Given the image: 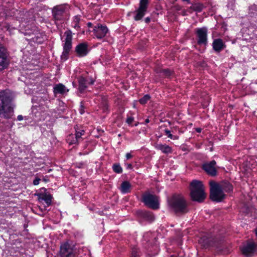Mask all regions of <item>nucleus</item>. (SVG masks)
Returning <instances> with one entry per match:
<instances>
[{"instance_id": "1", "label": "nucleus", "mask_w": 257, "mask_h": 257, "mask_svg": "<svg viewBox=\"0 0 257 257\" xmlns=\"http://www.w3.org/2000/svg\"><path fill=\"white\" fill-rule=\"evenodd\" d=\"M210 198L214 201L220 202L225 198L224 192H229L232 190V185L228 182L217 183L213 181L209 183Z\"/></svg>"}, {"instance_id": "2", "label": "nucleus", "mask_w": 257, "mask_h": 257, "mask_svg": "<svg viewBox=\"0 0 257 257\" xmlns=\"http://www.w3.org/2000/svg\"><path fill=\"white\" fill-rule=\"evenodd\" d=\"M12 96L9 90L0 91V115L10 118L12 115Z\"/></svg>"}, {"instance_id": "3", "label": "nucleus", "mask_w": 257, "mask_h": 257, "mask_svg": "<svg viewBox=\"0 0 257 257\" xmlns=\"http://www.w3.org/2000/svg\"><path fill=\"white\" fill-rule=\"evenodd\" d=\"M190 196L192 199L197 202H202L206 197L204 187L201 181L193 180L190 183Z\"/></svg>"}, {"instance_id": "4", "label": "nucleus", "mask_w": 257, "mask_h": 257, "mask_svg": "<svg viewBox=\"0 0 257 257\" xmlns=\"http://www.w3.org/2000/svg\"><path fill=\"white\" fill-rule=\"evenodd\" d=\"M170 206L176 213H184L187 211V204L184 197L180 195H174L169 200Z\"/></svg>"}, {"instance_id": "5", "label": "nucleus", "mask_w": 257, "mask_h": 257, "mask_svg": "<svg viewBox=\"0 0 257 257\" xmlns=\"http://www.w3.org/2000/svg\"><path fill=\"white\" fill-rule=\"evenodd\" d=\"M62 40L64 42L63 44V51L61 55V58L64 60L68 58V54L72 48V33L70 31H67L64 33Z\"/></svg>"}, {"instance_id": "6", "label": "nucleus", "mask_w": 257, "mask_h": 257, "mask_svg": "<svg viewBox=\"0 0 257 257\" xmlns=\"http://www.w3.org/2000/svg\"><path fill=\"white\" fill-rule=\"evenodd\" d=\"M143 202L148 207L156 209L159 208V203L158 197L147 192L143 195Z\"/></svg>"}, {"instance_id": "7", "label": "nucleus", "mask_w": 257, "mask_h": 257, "mask_svg": "<svg viewBox=\"0 0 257 257\" xmlns=\"http://www.w3.org/2000/svg\"><path fill=\"white\" fill-rule=\"evenodd\" d=\"M67 8L65 5H60L54 7L53 9L52 12L56 25H58V21H63L65 19Z\"/></svg>"}, {"instance_id": "8", "label": "nucleus", "mask_w": 257, "mask_h": 257, "mask_svg": "<svg viewBox=\"0 0 257 257\" xmlns=\"http://www.w3.org/2000/svg\"><path fill=\"white\" fill-rule=\"evenodd\" d=\"M74 245L68 242L62 244L60 248V254L62 257H75L76 251Z\"/></svg>"}, {"instance_id": "9", "label": "nucleus", "mask_w": 257, "mask_h": 257, "mask_svg": "<svg viewBox=\"0 0 257 257\" xmlns=\"http://www.w3.org/2000/svg\"><path fill=\"white\" fill-rule=\"evenodd\" d=\"M197 38V43L199 45H205L207 44V29L205 27L197 28L195 30Z\"/></svg>"}, {"instance_id": "10", "label": "nucleus", "mask_w": 257, "mask_h": 257, "mask_svg": "<svg viewBox=\"0 0 257 257\" xmlns=\"http://www.w3.org/2000/svg\"><path fill=\"white\" fill-rule=\"evenodd\" d=\"M149 0H141L139 9L136 11V15L134 17L136 21L140 20L145 15L147 9Z\"/></svg>"}, {"instance_id": "11", "label": "nucleus", "mask_w": 257, "mask_h": 257, "mask_svg": "<svg viewBox=\"0 0 257 257\" xmlns=\"http://www.w3.org/2000/svg\"><path fill=\"white\" fill-rule=\"evenodd\" d=\"M108 30L107 28L101 24H98L93 29L94 35L98 39H101L105 36Z\"/></svg>"}, {"instance_id": "12", "label": "nucleus", "mask_w": 257, "mask_h": 257, "mask_svg": "<svg viewBox=\"0 0 257 257\" xmlns=\"http://www.w3.org/2000/svg\"><path fill=\"white\" fill-rule=\"evenodd\" d=\"M216 162L212 161L209 163H204L202 165V169L208 174L211 176H215L216 174V169L215 167Z\"/></svg>"}, {"instance_id": "13", "label": "nucleus", "mask_w": 257, "mask_h": 257, "mask_svg": "<svg viewBox=\"0 0 257 257\" xmlns=\"http://www.w3.org/2000/svg\"><path fill=\"white\" fill-rule=\"evenodd\" d=\"M37 195L38 197V200L40 203L44 202L46 205L44 206V208L50 206L52 202V196L46 192L38 193Z\"/></svg>"}, {"instance_id": "14", "label": "nucleus", "mask_w": 257, "mask_h": 257, "mask_svg": "<svg viewBox=\"0 0 257 257\" xmlns=\"http://www.w3.org/2000/svg\"><path fill=\"white\" fill-rule=\"evenodd\" d=\"M255 249V244L252 242L247 243L241 248L242 253L245 256H249L253 253Z\"/></svg>"}, {"instance_id": "15", "label": "nucleus", "mask_w": 257, "mask_h": 257, "mask_svg": "<svg viewBox=\"0 0 257 257\" xmlns=\"http://www.w3.org/2000/svg\"><path fill=\"white\" fill-rule=\"evenodd\" d=\"M84 131L83 130H81L80 132L76 131L75 135H70L67 141L70 144H75L78 143L81 137L84 135Z\"/></svg>"}, {"instance_id": "16", "label": "nucleus", "mask_w": 257, "mask_h": 257, "mask_svg": "<svg viewBox=\"0 0 257 257\" xmlns=\"http://www.w3.org/2000/svg\"><path fill=\"white\" fill-rule=\"evenodd\" d=\"M75 50L79 56H84L88 52V46L86 43H81L76 46Z\"/></svg>"}, {"instance_id": "17", "label": "nucleus", "mask_w": 257, "mask_h": 257, "mask_svg": "<svg viewBox=\"0 0 257 257\" xmlns=\"http://www.w3.org/2000/svg\"><path fill=\"white\" fill-rule=\"evenodd\" d=\"M212 47L214 51L220 52L225 48V45L221 39H216L212 43Z\"/></svg>"}, {"instance_id": "18", "label": "nucleus", "mask_w": 257, "mask_h": 257, "mask_svg": "<svg viewBox=\"0 0 257 257\" xmlns=\"http://www.w3.org/2000/svg\"><path fill=\"white\" fill-rule=\"evenodd\" d=\"M68 91V89L62 84L56 85L54 87V93L55 95L58 94H64Z\"/></svg>"}, {"instance_id": "19", "label": "nucleus", "mask_w": 257, "mask_h": 257, "mask_svg": "<svg viewBox=\"0 0 257 257\" xmlns=\"http://www.w3.org/2000/svg\"><path fill=\"white\" fill-rule=\"evenodd\" d=\"M132 185L128 181L123 182L119 188L121 192L123 194L128 193L131 192Z\"/></svg>"}, {"instance_id": "20", "label": "nucleus", "mask_w": 257, "mask_h": 257, "mask_svg": "<svg viewBox=\"0 0 257 257\" xmlns=\"http://www.w3.org/2000/svg\"><path fill=\"white\" fill-rule=\"evenodd\" d=\"M211 238L204 235L199 240V244L203 247L206 248L212 245Z\"/></svg>"}, {"instance_id": "21", "label": "nucleus", "mask_w": 257, "mask_h": 257, "mask_svg": "<svg viewBox=\"0 0 257 257\" xmlns=\"http://www.w3.org/2000/svg\"><path fill=\"white\" fill-rule=\"evenodd\" d=\"M204 6L202 4L200 3H196L192 5L190 8L187 9V12L192 13L193 11L197 13L200 12L203 9Z\"/></svg>"}, {"instance_id": "22", "label": "nucleus", "mask_w": 257, "mask_h": 257, "mask_svg": "<svg viewBox=\"0 0 257 257\" xmlns=\"http://www.w3.org/2000/svg\"><path fill=\"white\" fill-rule=\"evenodd\" d=\"M156 148L165 154H169L172 152L171 148L166 145H163L161 144H157Z\"/></svg>"}, {"instance_id": "23", "label": "nucleus", "mask_w": 257, "mask_h": 257, "mask_svg": "<svg viewBox=\"0 0 257 257\" xmlns=\"http://www.w3.org/2000/svg\"><path fill=\"white\" fill-rule=\"evenodd\" d=\"M248 15L251 17H254L257 19V4L253 5L249 8Z\"/></svg>"}, {"instance_id": "24", "label": "nucleus", "mask_w": 257, "mask_h": 257, "mask_svg": "<svg viewBox=\"0 0 257 257\" xmlns=\"http://www.w3.org/2000/svg\"><path fill=\"white\" fill-rule=\"evenodd\" d=\"M7 65V57H0V70L5 69Z\"/></svg>"}, {"instance_id": "25", "label": "nucleus", "mask_w": 257, "mask_h": 257, "mask_svg": "<svg viewBox=\"0 0 257 257\" xmlns=\"http://www.w3.org/2000/svg\"><path fill=\"white\" fill-rule=\"evenodd\" d=\"M79 89L80 90H84L85 88H86V80L84 78H81L79 79Z\"/></svg>"}, {"instance_id": "26", "label": "nucleus", "mask_w": 257, "mask_h": 257, "mask_svg": "<svg viewBox=\"0 0 257 257\" xmlns=\"http://www.w3.org/2000/svg\"><path fill=\"white\" fill-rule=\"evenodd\" d=\"M80 17L79 16H76L74 17L73 21V24L74 25L73 27L75 29H78V28H79V22L80 21Z\"/></svg>"}, {"instance_id": "27", "label": "nucleus", "mask_w": 257, "mask_h": 257, "mask_svg": "<svg viewBox=\"0 0 257 257\" xmlns=\"http://www.w3.org/2000/svg\"><path fill=\"white\" fill-rule=\"evenodd\" d=\"M113 170L116 173H121L122 172V169L118 164H114L112 166Z\"/></svg>"}, {"instance_id": "28", "label": "nucleus", "mask_w": 257, "mask_h": 257, "mask_svg": "<svg viewBox=\"0 0 257 257\" xmlns=\"http://www.w3.org/2000/svg\"><path fill=\"white\" fill-rule=\"evenodd\" d=\"M144 217L149 221H153L154 219V216L153 214L149 212H146L144 213Z\"/></svg>"}, {"instance_id": "29", "label": "nucleus", "mask_w": 257, "mask_h": 257, "mask_svg": "<svg viewBox=\"0 0 257 257\" xmlns=\"http://www.w3.org/2000/svg\"><path fill=\"white\" fill-rule=\"evenodd\" d=\"M150 98V96L147 94L141 98L139 101L142 104H145L147 102L148 100H149Z\"/></svg>"}, {"instance_id": "30", "label": "nucleus", "mask_w": 257, "mask_h": 257, "mask_svg": "<svg viewBox=\"0 0 257 257\" xmlns=\"http://www.w3.org/2000/svg\"><path fill=\"white\" fill-rule=\"evenodd\" d=\"M165 134L168 136V138H170L171 139L177 140L178 139L177 136L172 135L169 130H166Z\"/></svg>"}, {"instance_id": "31", "label": "nucleus", "mask_w": 257, "mask_h": 257, "mask_svg": "<svg viewBox=\"0 0 257 257\" xmlns=\"http://www.w3.org/2000/svg\"><path fill=\"white\" fill-rule=\"evenodd\" d=\"M131 257H139L138 249L134 248L132 250Z\"/></svg>"}, {"instance_id": "32", "label": "nucleus", "mask_w": 257, "mask_h": 257, "mask_svg": "<svg viewBox=\"0 0 257 257\" xmlns=\"http://www.w3.org/2000/svg\"><path fill=\"white\" fill-rule=\"evenodd\" d=\"M0 57H7L6 50L3 47H0Z\"/></svg>"}, {"instance_id": "33", "label": "nucleus", "mask_w": 257, "mask_h": 257, "mask_svg": "<svg viewBox=\"0 0 257 257\" xmlns=\"http://www.w3.org/2000/svg\"><path fill=\"white\" fill-rule=\"evenodd\" d=\"M134 118L132 116L128 117L126 119V122L128 124H132V122L134 121Z\"/></svg>"}, {"instance_id": "34", "label": "nucleus", "mask_w": 257, "mask_h": 257, "mask_svg": "<svg viewBox=\"0 0 257 257\" xmlns=\"http://www.w3.org/2000/svg\"><path fill=\"white\" fill-rule=\"evenodd\" d=\"M84 109H85V107L83 104L82 102L81 103V104H80V109H79V112L80 113V114H82L84 113Z\"/></svg>"}, {"instance_id": "35", "label": "nucleus", "mask_w": 257, "mask_h": 257, "mask_svg": "<svg viewBox=\"0 0 257 257\" xmlns=\"http://www.w3.org/2000/svg\"><path fill=\"white\" fill-rule=\"evenodd\" d=\"M40 181V179L39 178H36L33 181V184L35 185H37L39 184Z\"/></svg>"}, {"instance_id": "36", "label": "nucleus", "mask_w": 257, "mask_h": 257, "mask_svg": "<svg viewBox=\"0 0 257 257\" xmlns=\"http://www.w3.org/2000/svg\"><path fill=\"white\" fill-rule=\"evenodd\" d=\"M133 156L132 155L131 153H127L126 154L125 157L127 160H128L132 158Z\"/></svg>"}, {"instance_id": "37", "label": "nucleus", "mask_w": 257, "mask_h": 257, "mask_svg": "<svg viewBox=\"0 0 257 257\" xmlns=\"http://www.w3.org/2000/svg\"><path fill=\"white\" fill-rule=\"evenodd\" d=\"M126 166L127 169H132L133 168V166L131 164H127Z\"/></svg>"}, {"instance_id": "38", "label": "nucleus", "mask_w": 257, "mask_h": 257, "mask_svg": "<svg viewBox=\"0 0 257 257\" xmlns=\"http://www.w3.org/2000/svg\"><path fill=\"white\" fill-rule=\"evenodd\" d=\"M18 119L20 121L22 120L23 119V117L21 115H19L18 116Z\"/></svg>"}, {"instance_id": "39", "label": "nucleus", "mask_w": 257, "mask_h": 257, "mask_svg": "<svg viewBox=\"0 0 257 257\" xmlns=\"http://www.w3.org/2000/svg\"><path fill=\"white\" fill-rule=\"evenodd\" d=\"M150 21V19L149 17H147L145 19L146 23H149Z\"/></svg>"}, {"instance_id": "40", "label": "nucleus", "mask_w": 257, "mask_h": 257, "mask_svg": "<svg viewBox=\"0 0 257 257\" xmlns=\"http://www.w3.org/2000/svg\"><path fill=\"white\" fill-rule=\"evenodd\" d=\"M35 41L38 43H41L42 42L41 40H38L37 37L36 38Z\"/></svg>"}, {"instance_id": "41", "label": "nucleus", "mask_w": 257, "mask_h": 257, "mask_svg": "<svg viewBox=\"0 0 257 257\" xmlns=\"http://www.w3.org/2000/svg\"><path fill=\"white\" fill-rule=\"evenodd\" d=\"M196 130L198 133H200L201 131V129L200 128H197Z\"/></svg>"}, {"instance_id": "42", "label": "nucleus", "mask_w": 257, "mask_h": 257, "mask_svg": "<svg viewBox=\"0 0 257 257\" xmlns=\"http://www.w3.org/2000/svg\"><path fill=\"white\" fill-rule=\"evenodd\" d=\"M183 2H186L187 4H190V0H182Z\"/></svg>"}, {"instance_id": "43", "label": "nucleus", "mask_w": 257, "mask_h": 257, "mask_svg": "<svg viewBox=\"0 0 257 257\" xmlns=\"http://www.w3.org/2000/svg\"><path fill=\"white\" fill-rule=\"evenodd\" d=\"M150 122V120L148 118H147L146 120H145V122L146 123H148Z\"/></svg>"}, {"instance_id": "44", "label": "nucleus", "mask_w": 257, "mask_h": 257, "mask_svg": "<svg viewBox=\"0 0 257 257\" xmlns=\"http://www.w3.org/2000/svg\"><path fill=\"white\" fill-rule=\"evenodd\" d=\"M167 72H168V74H167V75H169L170 74V72L168 70L165 71Z\"/></svg>"}, {"instance_id": "45", "label": "nucleus", "mask_w": 257, "mask_h": 257, "mask_svg": "<svg viewBox=\"0 0 257 257\" xmlns=\"http://www.w3.org/2000/svg\"><path fill=\"white\" fill-rule=\"evenodd\" d=\"M75 140V136L74 137V138H71V140Z\"/></svg>"}, {"instance_id": "46", "label": "nucleus", "mask_w": 257, "mask_h": 257, "mask_svg": "<svg viewBox=\"0 0 257 257\" xmlns=\"http://www.w3.org/2000/svg\"><path fill=\"white\" fill-rule=\"evenodd\" d=\"M59 24H61V22H58V25H57V26H58L59 25Z\"/></svg>"}, {"instance_id": "47", "label": "nucleus", "mask_w": 257, "mask_h": 257, "mask_svg": "<svg viewBox=\"0 0 257 257\" xmlns=\"http://www.w3.org/2000/svg\"><path fill=\"white\" fill-rule=\"evenodd\" d=\"M93 83V81H92L90 83L92 84Z\"/></svg>"}, {"instance_id": "48", "label": "nucleus", "mask_w": 257, "mask_h": 257, "mask_svg": "<svg viewBox=\"0 0 257 257\" xmlns=\"http://www.w3.org/2000/svg\"><path fill=\"white\" fill-rule=\"evenodd\" d=\"M137 125H138L137 123L135 124V126H137Z\"/></svg>"}]
</instances>
